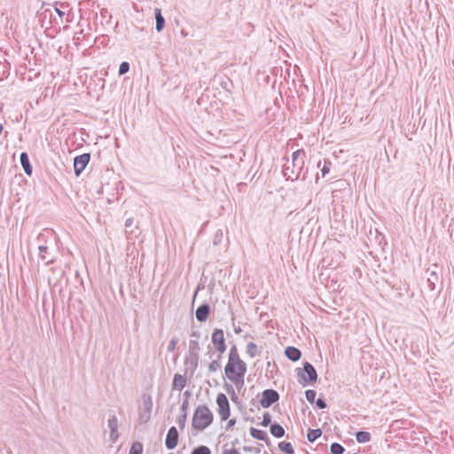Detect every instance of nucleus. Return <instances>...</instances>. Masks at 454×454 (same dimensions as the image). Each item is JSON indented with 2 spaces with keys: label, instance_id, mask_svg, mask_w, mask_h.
Wrapping results in <instances>:
<instances>
[{
  "label": "nucleus",
  "instance_id": "4be33fe9",
  "mask_svg": "<svg viewBox=\"0 0 454 454\" xmlns=\"http://www.w3.org/2000/svg\"><path fill=\"white\" fill-rule=\"evenodd\" d=\"M278 447L283 452L286 454L294 453V448L290 442H282L278 444Z\"/></svg>",
  "mask_w": 454,
  "mask_h": 454
},
{
  "label": "nucleus",
  "instance_id": "4c0bfd02",
  "mask_svg": "<svg viewBox=\"0 0 454 454\" xmlns=\"http://www.w3.org/2000/svg\"><path fill=\"white\" fill-rule=\"evenodd\" d=\"M243 450L245 451H247V452H251V451H254L255 453H259L260 452L259 449H254V448L249 447V446H244Z\"/></svg>",
  "mask_w": 454,
  "mask_h": 454
},
{
  "label": "nucleus",
  "instance_id": "ea45409f",
  "mask_svg": "<svg viewBox=\"0 0 454 454\" xmlns=\"http://www.w3.org/2000/svg\"><path fill=\"white\" fill-rule=\"evenodd\" d=\"M132 223H133L132 218H128V219L125 221V226H126V227H130V226L132 225Z\"/></svg>",
  "mask_w": 454,
  "mask_h": 454
},
{
  "label": "nucleus",
  "instance_id": "393cba45",
  "mask_svg": "<svg viewBox=\"0 0 454 454\" xmlns=\"http://www.w3.org/2000/svg\"><path fill=\"white\" fill-rule=\"evenodd\" d=\"M331 452L333 454H342L344 448L340 444L334 442L331 445Z\"/></svg>",
  "mask_w": 454,
  "mask_h": 454
},
{
  "label": "nucleus",
  "instance_id": "9b49d317",
  "mask_svg": "<svg viewBox=\"0 0 454 454\" xmlns=\"http://www.w3.org/2000/svg\"><path fill=\"white\" fill-rule=\"evenodd\" d=\"M177 442H178V432L175 427H172L169 428L167 437H166V441H165L166 447L168 450H172L177 445Z\"/></svg>",
  "mask_w": 454,
  "mask_h": 454
},
{
  "label": "nucleus",
  "instance_id": "72a5a7b5",
  "mask_svg": "<svg viewBox=\"0 0 454 454\" xmlns=\"http://www.w3.org/2000/svg\"><path fill=\"white\" fill-rule=\"evenodd\" d=\"M195 312H210V307L207 303H202L197 308Z\"/></svg>",
  "mask_w": 454,
  "mask_h": 454
},
{
  "label": "nucleus",
  "instance_id": "aec40b11",
  "mask_svg": "<svg viewBox=\"0 0 454 454\" xmlns=\"http://www.w3.org/2000/svg\"><path fill=\"white\" fill-rule=\"evenodd\" d=\"M356 441L360 443L368 442L371 439V435L368 432L360 431L356 434Z\"/></svg>",
  "mask_w": 454,
  "mask_h": 454
},
{
  "label": "nucleus",
  "instance_id": "412c9836",
  "mask_svg": "<svg viewBox=\"0 0 454 454\" xmlns=\"http://www.w3.org/2000/svg\"><path fill=\"white\" fill-rule=\"evenodd\" d=\"M427 273H428V278H427L428 286L430 287L431 290H434V286H435V281L438 280V276L433 270L430 272H429V270H427Z\"/></svg>",
  "mask_w": 454,
  "mask_h": 454
},
{
  "label": "nucleus",
  "instance_id": "b1692460",
  "mask_svg": "<svg viewBox=\"0 0 454 454\" xmlns=\"http://www.w3.org/2000/svg\"><path fill=\"white\" fill-rule=\"evenodd\" d=\"M223 239V233L222 230H217L214 235L213 244L217 246L222 243Z\"/></svg>",
  "mask_w": 454,
  "mask_h": 454
},
{
  "label": "nucleus",
  "instance_id": "c85d7f7f",
  "mask_svg": "<svg viewBox=\"0 0 454 454\" xmlns=\"http://www.w3.org/2000/svg\"><path fill=\"white\" fill-rule=\"evenodd\" d=\"M178 340H178V338H177V337H173V338L170 340V341H169V343H168V348H167V349H168V352H172V351L176 348V344H177Z\"/></svg>",
  "mask_w": 454,
  "mask_h": 454
},
{
  "label": "nucleus",
  "instance_id": "473e14b6",
  "mask_svg": "<svg viewBox=\"0 0 454 454\" xmlns=\"http://www.w3.org/2000/svg\"><path fill=\"white\" fill-rule=\"evenodd\" d=\"M270 422H271L270 415L268 412L264 413L262 421V426L268 427L270 424Z\"/></svg>",
  "mask_w": 454,
  "mask_h": 454
},
{
  "label": "nucleus",
  "instance_id": "f257e3e1",
  "mask_svg": "<svg viewBox=\"0 0 454 454\" xmlns=\"http://www.w3.org/2000/svg\"><path fill=\"white\" fill-rule=\"evenodd\" d=\"M246 372V364L239 358L237 350L235 348H231L229 353L228 363L224 369L226 377L236 387H241L244 384V376Z\"/></svg>",
  "mask_w": 454,
  "mask_h": 454
},
{
  "label": "nucleus",
  "instance_id": "dca6fc26",
  "mask_svg": "<svg viewBox=\"0 0 454 454\" xmlns=\"http://www.w3.org/2000/svg\"><path fill=\"white\" fill-rule=\"evenodd\" d=\"M155 20H156V26L155 28L158 32H160L165 26V19L161 14V11L159 8L155 9Z\"/></svg>",
  "mask_w": 454,
  "mask_h": 454
},
{
  "label": "nucleus",
  "instance_id": "79ce46f5",
  "mask_svg": "<svg viewBox=\"0 0 454 454\" xmlns=\"http://www.w3.org/2000/svg\"><path fill=\"white\" fill-rule=\"evenodd\" d=\"M235 424V420H232L231 419L229 422H228V427H231Z\"/></svg>",
  "mask_w": 454,
  "mask_h": 454
},
{
  "label": "nucleus",
  "instance_id": "a211bd4d",
  "mask_svg": "<svg viewBox=\"0 0 454 454\" xmlns=\"http://www.w3.org/2000/svg\"><path fill=\"white\" fill-rule=\"evenodd\" d=\"M250 434L258 440L266 441L268 439L266 432L252 427L250 429Z\"/></svg>",
  "mask_w": 454,
  "mask_h": 454
},
{
  "label": "nucleus",
  "instance_id": "c9c22d12",
  "mask_svg": "<svg viewBox=\"0 0 454 454\" xmlns=\"http://www.w3.org/2000/svg\"><path fill=\"white\" fill-rule=\"evenodd\" d=\"M316 403L317 406L320 409H325L326 407L325 402L320 398L317 400Z\"/></svg>",
  "mask_w": 454,
  "mask_h": 454
},
{
  "label": "nucleus",
  "instance_id": "9d476101",
  "mask_svg": "<svg viewBox=\"0 0 454 454\" xmlns=\"http://www.w3.org/2000/svg\"><path fill=\"white\" fill-rule=\"evenodd\" d=\"M212 342L215 348L223 353L225 350V343L223 338V333L222 330H215L212 334Z\"/></svg>",
  "mask_w": 454,
  "mask_h": 454
},
{
  "label": "nucleus",
  "instance_id": "f03ea898",
  "mask_svg": "<svg viewBox=\"0 0 454 454\" xmlns=\"http://www.w3.org/2000/svg\"><path fill=\"white\" fill-rule=\"evenodd\" d=\"M305 152L301 149L296 150L292 154L291 165L285 164L283 168V175L286 180H296L304 166Z\"/></svg>",
  "mask_w": 454,
  "mask_h": 454
},
{
  "label": "nucleus",
  "instance_id": "49530a36",
  "mask_svg": "<svg viewBox=\"0 0 454 454\" xmlns=\"http://www.w3.org/2000/svg\"><path fill=\"white\" fill-rule=\"evenodd\" d=\"M198 345V342L194 341L193 342V347H196Z\"/></svg>",
  "mask_w": 454,
  "mask_h": 454
},
{
  "label": "nucleus",
  "instance_id": "7ed1b4c3",
  "mask_svg": "<svg viewBox=\"0 0 454 454\" xmlns=\"http://www.w3.org/2000/svg\"><path fill=\"white\" fill-rule=\"evenodd\" d=\"M213 420V414L207 406H199L192 417V427L198 430L207 427Z\"/></svg>",
  "mask_w": 454,
  "mask_h": 454
},
{
  "label": "nucleus",
  "instance_id": "e433bc0d",
  "mask_svg": "<svg viewBox=\"0 0 454 454\" xmlns=\"http://www.w3.org/2000/svg\"><path fill=\"white\" fill-rule=\"evenodd\" d=\"M208 314H196V317L199 321L203 322L207 318Z\"/></svg>",
  "mask_w": 454,
  "mask_h": 454
},
{
  "label": "nucleus",
  "instance_id": "a18cd8bd",
  "mask_svg": "<svg viewBox=\"0 0 454 454\" xmlns=\"http://www.w3.org/2000/svg\"><path fill=\"white\" fill-rule=\"evenodd\" d=\"M198 345V342L194 341L193 342V347H196Z\"/></svg>",
  "mask_w": 454,
  "mask_h": 454
},
{
  "label": "nucleus",
  "instance_id": "423d86ee",
  "mask_svg": "<svg viewBox=\"0 0 454 454\" xmlns=\"http://www.w3.org/2000/svg\"><path fill=\"white\" fill-rule=\"evenodd\" d=\"M90 159V153H83L74 159V169L76 176H79L88 165Z\"/></svg>",
  "mask_w": 454,
  "mask_h": 454
},
{
  "label": "nucleus",
  "instance_id": "ddd939ff",
  "mask_svg": "<svg viewBox=\"0 0 454 454\" xmlns=\"http://www.w3.org/2000/svg\"><path fill=\"white\" fill-rule=\"evenodd\" d=\"M20 164L23 168L24 172L26 175L30 176L33 172L32 165L30 164L29 158L27 153H21L20 156Z\"/></svg>",
  "mask_w": 454,
  "mask_h": 454
},
{
  "label": "nucleus",
  "instance_id": "c756f323",
  "mask_svg": "<svg viewBox=\"0 0 454 454\" xmlns=\"http://www.w3.org/2000/svg\"><path fill=\"white\" fill-rule=\"evenodd\" d=\"M316 395H317V393L316 391L314 390H307L305 392V396H306V399L309 402V403H313L315 398H316Z\"/></svg>",
  "mask_w": 454,
  "mask_h": 454
},
{
  "label": "nucleus",
  "instance_id": "f8f14e48",
  "mask_svg": "<svg viewBox=\"0 0 454 454\" xmlns=\"http://www.w3.org/2000/svg\"><path fill=\"white\" fill-rule=\"evenodd\" d=\"M108 427L110 429V439L113 442H115L119 438L118 433V419L115 415L111 416L107 421Z\"/></svg>",
  "mask_w": 454,
  "mask_h": 454
},
{
  "label": "nucleus",
  "instance_id": "f704fd0d",
  "mask_svg": "<svg viewBox=\"0 0 454 454\" xmlns=\"http://www.w3.org/2000/svg\"><path fill=\"white\" fill-rule=\"evenodd\" d=\"M222 454H240L238 450L232 449H225L223 450Z\"/></svg>",
  "mask_w": 454,
  "mask_h": 454
},
{
  "label": "nucleus",
  "instance_id": "bb28decb",
  "mask_svg": "<svg viewBox=\"0 0 454 454\" xmlns=\"http://www.w3.org/2000/svg\"><path fill=\"white\" fill-rule=\"evenodd\" d=\"M192 454H210V450L207 446H200L194 449Z\"/></svg>",
  "mask_w": 454,
  "mask_h": 454
},
{
  "label": "nucleus",
  "instance_id": "6e6552de",
  "mask_svg": "<svg viewBox=\"0 0 454 454\" xmlns=\"http://www.w3.org/2000/svg\"><path fill=\"white\" fill-rule=\"evenodd\" d=\"M38 251L39 258L45 265H48L54 262L55 256L50 251V247L47 245H39Z\"/></svg>",
  "mask_w": 454,
  "mask_h": 454
},
{
  "label": "nucleus",
  "instance_id": "cd10ccee",
  "mask_svg": "<svg viewBox=\"0 0 454 454\" xmlns=\"http://www.w3.org/2000/svg\"><path fill=\"white\" fill-rule=\"evenodd\" d=\"M330 165H331V162L327 160H324V165L323 167L321 168V173H322V176H325V175H327L330 171Z\"/></svg>",
  "mask_w": 454,
  "mask_h": 454
},
{
  "label": "nucleus",
  "instance_id": "7c9ffc66",
  "mask_svg": "<svg viewBox=\"0 0 454 454\" xmlns=\"http://www.w3.org/2000/svg\"><path fill=\"white\" fill-rule=\"evenodd\" d=\"M129 70V64L128 62H122L119 67V74H124Z\"/></svg>",
  "mask_w": 454,
  "mask_h": 454
},
{
  "label": "nucleus",
  "instance_id": "4468645a",
  "mask_svg": "<svg viewBox=\"0 0 454 454\" xmlns=\"http://www.w3.org/2000/svg\"><path fill=\"white\" fill-rule=\"evenodd\" d=\"M186 385V378L182 374H175L173 380V388L181 391Z\"/></svg>",
  "mask_w": 454,
  "mask_h": 454
},
{
  "label": "nucleus",
  "instance_id": "2f4dec72",
  "mask_svg": "<svg viewBox=\"0 0 454 454\" xmlns=\"http://www.w3.org/2000/svg\"><path fill=\"white\" fill-rule=\"evenodd\" d=\"M221 368V364L218 361L216 360H214L212 361L209 365H208V369L210 372H216L217 370H219Z\"/></svg>",
  "mask_w": 454,
  "mask_h": 454
},
{
  "label": "nucleus",
  "instance_id": "2eb2a0df",
  "mask_svg": "<svg viewBox=\"0 0 454 454\" xmlns=\"http://www.w3.org/2000/svg\"><path fill=\"white\" fill-rule=\"evenodd\" d=\"M286 356L292 361H297L301 357V351L294 347H287L285 350Z\"/></svg>",
  "mask_w": 454,
  "mask_h": 454
},
{
  "label": "nucleus",
  "instance_id": "de8ad7c7",
  "mask_svg": "<svg viewBox=\"0 0 454 454\" xmlns=\"http://www.w3.org/2000/svg\"><path fill=\"white\" fill-rule=\"evenodd\" d=\"M320 166H321V161H318L317 167L320 168Z\"/></svg>",
  "mask_w": 454,
  "mask_h": 454
},
{
  "label": "nucleus",
  "instance_id": "20e7f679",
  "mask_svg": "<svg viewBox=\"0 0 454 454\" xmlns=\"http://www.w3.org/2000/svg\"><path fill=\"white\" fill-rule=\"evenodd\" d=\"M153 408L152 397L148 395L142 396V406L139 411V419L142 423H146L151 418V411Z\"/></svg>",
  "mask_w": 454,
  "mask_h": 454
},
{
  "label": "nucleus",
  "instance_id": "f3484780",
  "mask_svg": "<svg viewBox=\"0 0 454 454\" xmlns=\"http://www.w3.org/2000/svg\"><path fill=\"white\" fill-rule=\"evenodd\" d=\"M270 433L277 438H280L285 434V429L278 424H273L270 427Z\"/></svg>",
  "mask_w": 454,
  "mask_h": 454
},
{
  "label": "nucleus",
  "instance_id": "58836bf2",
  "mask_svg": "<svg viewBox=\"0 0 454 454\" xmlns=\"http://www.w3.org/2000/svg\"><path fill=\"white\" fill-rule=\"evenodd\" d=\"M203 288H204V286H201L200 284L198 286L197 290H196L195 294H194L193 303L195 302V299H196V297H197V295H198L199 291H200V289H203Z\"/></svg>",
  "mask_w": 454,
  "mask_h": 454
},
{
  "label": "nucleus",
  "instance_id": "5701e85b",
  "mask_svg": "<svg viewBox=\"0 0 454 454\" xmlns=\"http://www.w3.org/2000/svg\"><path fill=\"white\" fill-rule=\"evenodd\" d=\"M143 445L140 442H135L130 450L129 454H142Z\"/></svg>",
  "mask_w": 454,
  "mask_h": 454
},
{
  "label": "nucleus",
  "instance_id": "c03bdc74",
  "mask_svg": "<svg viewBox=\"0 0 454 454\" xmlns=\"http://www.w3.org/2000/svg\"><path fill=\"white\" fill-rule=\"evenodd\" d=\"M57 12L59 13V16H62L64 14L63 12L59 11V9H56Z\"/></svg>",
  "mask_w": 454,
  "mask_h": 454
},
{
  "label": "nucleus",
  "instance_id": "1a4fd4ad",
  "mask_svg": "<svg viewBox=\"0 0 454 454\" xmlns=\"http://www.w3.org/2000/svg\"><path fill=\"white\" fill-rule=\"evenodd\" d=\"M301 376L305 381L309 380L310 382H315L317 378V374L315 368L309 362L304 363L303 373H301Z\"/></svg>",
  "mask_w": 454,
  "mask_h": 454
},
{
  "label": "nucleus",
  "instance_id": "a878e982",
  "mask_svg": "<svg viewBox=\"0 0 454 454\" xmlns=\"http://www.w3.org/2000/svg\"><path fill=\"white\" fill-rule=\"evenodd\" d=\"M257 346L254 342H249L247 346V352L251 356L254 357L256 354Z\"/></svg>",
  "mask_w": 454,
  "mask_h": 454
},
{
  "label": "nucleus",
  "instance_id": "39448f33",
  "mask_svg": "<svg viewBox=\"0 0 454 454\" xmlns=\"http://www.w3.org/2000/svg\"><path fill=\"white\" fill-rule=\"evenodd\" d=\"M218 405V413L223 420H226L230 416V405L224 394H219L216 397Z\"/></svg>",
  "mask_w": 454,
  "mask_h": 454
},
{
  "label": "nucleus",
  "instance_id": "6ab92c4d",
  "mask_svg": "<svg viewBox=\"0 0 454 454\" xmlns=\"http://www.w3.org/2000/svg\"><path fill=\"white\" fill-rule=\"evenodd\" d=\"M322 431L320 429H309L307 434V439L309 442H315L320 435Z\"/></svg>",
  "mask_w": 454,
  "mask_h": 454
},
{
  "label": "nucleus",
  "instance_id": "0eeeda50",
  "mask_svg": "<svg viewBox=\"0 0 454 454\" xmlns=\"http://www.w3.org/2000/svg\"><path fill=\"white\" fill-rule=\"evenodd\" d=\"M278 400V394L272 389H266L262 392L261 405L263 408L270 407L272 403Z\"/></svg>",
  "mask_w": 454,
  "mask_h": 454
},
{
  "label": "nucleus",
  "instance_id": "a19ab883",
  "mask_svg": "<svg viewBox=\"0 0 454 454\" xmlns=\"http://www.w3.org/2000/svg\"><path fill=\"white\" fill-rule=\"evenodd\" d=\"M44 236H45L44 234L41 233V234L38 236V240H39V241H43V240H44Z\"/></svg>",
  "mask_w": 454,
  "mask_h": 454
},
{
  "label": "nucleus",
  "instance_id": "37998d69",
  "mask_svg": "<svg viewBox=\"0 0 454 454\" xmlns=\"http://www.w3.org/2000/svg\"><path fill=\"white\" fill-rule=\"evenodd\" d=\"M184 419H185V415L184 416V419H180V421H179L181 426H184Z\"/></svg>",
  "mask_w": 454,
  "mask_h": 454
}]
</instances>
